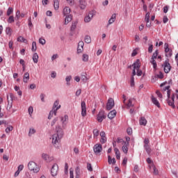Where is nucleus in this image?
I'll list each match as a JSON object with an SVG mask.
<instances>
[{"label": "nucleus", "instance_id": "obj_1", "mask_svg": "<svg viewBox=\"0 0 178 178\" xmlns=\"http://www.w3.org/2000/svg\"><path fill=\"white\" fill-rule=\"evenodd\" d=\"M56 131L53 136H51V142L55 148H59L60 144V140L63 137V130L59 127H56Z\"/></svg>", "mask_w": 178, "mask_h": 178}, {"label": "nucleus", "instance_id": "obj_2", "mask_svg": "<svg viewBox=\"0 0 178 178\" xmlns=\"http://www.w3.org/2000/svg\"><path fill=\"white\" fill-rule=\"evenodd\" d=\"M58 109H60V104H59V100H56L53 105L52 110L49 112L48 119H52V118H54V116H56V112Z\"/></svg>", "mask_w": 178, "mask_h": 178}, {"label": "nucleus", "instance_id": "obj_3", "mask_svg": "<svg viewBox=\"0 0 178 178\" xmlns=\"http://www.w3.org/2000/svg\"><path fill=\"white\" fill-rule=\"evenodd\" d=\"M28 169L33 173H38L40 172V166L34 161H30L28 163Z\"/></svg>", "mask_w": 178, "mask_h": 178}, {"label": "nucleus", "instance_id": "obj_4", "mask_svg": "<svg viewBox=\"0 0 178 178\" xmlns=\"http://www.w3.org/2000/svg\"><path fill=\"white\" fill-rule=\"evenodd\" d=\"M132 66L136 70L137 76H143V71L140 70L141 65L139 59H137L136 61L132 65Z\"/></svg>", "mask_w": 178, "mask_h": 178}, {"label": "nucleus", "instance_id": "obj_5", "mask_svg": "<svg viewBox=\"0 0 178 178\" xmlns=\"http://www.w3.org/2000/svg\"><path fill=\"white\" fill-rule=\"evenodd\" d=\"M58 172H59V166L58 165V164L54 163L52 165L50 171L52 177H56V176H58Z\"/></svg>", "mask_w": 178, "mask_h": 178}, {"label": "nucleus", "instance_id": "obj_6", "mask_svg": "<svg viewBox=\"0 0 178 178\" xmlns=\"http://www.w3.org/2000/svg\"><path fill=\"white\" fill-rule=\"evenodd\" d=\"M164 49L165 53V56L168 58H170L172 55H173V51H172V49L169 48V44L165 43L164 44Z\"/></svg>", "mask_w": 178, "mask_h": 178}, {"label": "nucleus", "instance_id": "obj_7", "mask_svg": "<svg viewBox=\"0 0 178 178\" xmlns=\"http://www.w3.org/2000/svg\"><path fill=\"white\" fill-rule=\"evenodd\" d=\"M93 151L95 155H101V152H102V144H96L94 145Z\"/></svg>", "mask_w": 178, "mask_h": 178}, {"label": "nucleus", "instance_id": "obj_8", "mask_svg": "<svg viewBox=\"0 0 178 178\" xmlns=\"http://www.w3.org/2000/svg\"><path fill=\"white\" fill-rule=\"evenodd\" d=\"M167 104L169 105V106H171L172 109L176 108V106L175 105V94H172L171 97H168L167 99Z\"/></svg>", "mask_w": 178, "mask_h": 178}, {"label": "nucleus", "instance_id": "obj_9", "mask_svg": "<svg viewBox=\"0 0 178 178\" xmlns=\"http://www.w3.org/2000/svg\"><path fill=\"white\" fill-rule=\"evenodd\" d=\"M162 66L164 69L165 73H169V72H170V69H172V67L170 66V63H169V60H166L163 63Z\"/></svg>", "mask_w": 178, "mask_h": 178}, {"label": "nucleus", "instance_id": "obj_10", "mask_svg": "<svg viewBox=\"0 0 178 178\" xmlns=\"http://www.w3.org/2000/svg\"><path fill=\"white\" fill-rule=\"evenodd\" d=\"M106 118V115H105V111H100L97 115V122L99 123H102L104 119Z\"/></svg>", "mask_w": 178, "mask_h": 178}, {"label": "nucleus", "instance_id": "obj_11", "mask_svg": "<svg viewBox=\"0 0 178 178\" xmlns=\"http://www.w3.org/2000/svg\"><path fill=\"white\" fill-rule=\"evenodd\" d=\"M81 116H83V118H86V116H87V108L86 107V102H81Z\"/></svg>", "mask_w": 178, "mask_h": 178}, {"label": "nucleus", "instance_id": "obj_12", "mask_svg": "<svg viewBox=\"0 0 178 178\" xmlns=\"http://www.w3.org/2000/svg\"><path fill=\"white\" fill-rule=\"evenodd\" d=\"M115 106V102L113 101V99L110 98L108 100L107 104H106V109L107 111H111Z\"/></svg>", "mask_w": 178, "mask_h": 178}, {"label": "nucleus", "instance_id": "obj_13", "mask_svg": "<svg viewBox=\"0 0 178 178\" xmlns=\"http://www.w3.org/2000/svg\"><path fill=\"white\" fill-rule=\"evenodd\" d=\"M94 17V13L92 11L90 12L84 18L85 23H90L92 18Z\"/></svg>", "mask_w": 178, "mask_h": 178}, {"label": "nucleus", "instance_id": "obj_14", "mask_svg": "<svg viewBox=\"0 0 178 178\" xmlns=\"http://www.w3.org/2000/svg\"><path fill=\"white\" fill-rule=\"evenodd\" d=\"M84 51V42L80 41L78 43V48H77V52L78 54H81Z\"/></svg>", "mask_w": 178, "mask_h": 178}, {"label": "nucleus", "instance_id": "obj_15", "mask_svg": "<svg viewBox=\"0 0 178 178\" xmlns=\"http://www.w3.org/2000/svg\"><path fill=\"white\" fill-rule=\"evenodd\" d=\"M100 143L102 144H105V143H106V134H105V131L100 132Z\"/></svg>", "mask_w": 178, "mask_h": 178}, {"label": "nucleus", "instance_id": "obj_16", "mask_svg": "<svg viewBox=\"0 0 178 178\" xmlns=\"http://www.w3.org/2000/svg\"><path fill=\"white\" fill-rule=\"evenodd\" d=\"M123 146H122V151L124 152V154H127V152H129V147L130 145V143H123Z\"/></svg>", "mask_w": 178, "mask_h": 178}, {"label": "nucleus", "instance_id": "obj_17", "mask_svg": "<svg viewBox=\"0 0 178 178\" xmlns=\"http://www.w3.org/2000/svg\"><path fill=\"white\" fill-rule=\"evenodd\" d=\"M152 102L156 105V106H157V108H161V104H159V102L158 101V99H156V97H154V96L152 97Z\"/></svg>", "mask_w": 178, "mask_h": 178}, {"label": "nucleus", "instance_id": "obj_18", "mask_svg": "<svg viewBox=\"0 0 178 178\" xmlns=\"http://www.w3.org/2000/svg\"><path fill=\"white\" fill-rule=\"evenodd\" d=\"M116 110H113L110 112V113L108 114V119H113V118H115L116 116Z\"/></svg>", "mask_w": 178, "mask_h": 178}, {"label": "nucleus", "instance_id": "obj_19", "mask_svg": "<svg viewBox=\"0 0 178 178\" xmlns=\"http://www.w3.org/2000/svg\"><path fill=\"white\" fill-rule=\"evenodd\" d=\"M70 8L69 7H65L63 10V13L64 15V16H69V15H70Z\"/></svg>", "mask_w": 178, "mask_h": 178}, {"label": "nucleus", "instance_id": "obj_20", "mask_svg": "<svg viewBox=\"0 0 178 178\" xmlns=\"http://www.w3.org/2000/svg\"><path fill=\"white\" fill-rule=\"evenodd\" d=\"M79 6L81 9H84L87 7V2H86V0H79Z\"/></svg>", "mask_w": 178, "mask_h": 178}, {"label": "nucleus", "instance_id": "obj_21", "mask_svg": "<svg viewBox=\"0 0 178 178\" xmlns=\"http://www.w3.org/2000/svg\"><path fill=\"white\" fill-rule=\"evenodd\" d=\"M29 80H30V74H29V72H26L24 74L23 81L24 83H28Z\"/></svg>", "mask_w": 178, "mask_h": 178}, {"label": "nucleus", "instance_id": "obj_22", "mask_svg": "<svg viewBox=\"0 0 178 178\" xmlns=\"http://www.w3.org/2000/svg\"><path fill=\"white\" fill-rule=\"evenodd\" d=\"M139 123L140 126H146L147 125V120L144 117H141Z\"/></svg>", "mask_w": 178, "mask_h": 178}, {"label": "nucleus", "instance_id": "obj_23", "mask_svg": "<svg viewBox=\"0 0 178 178\" xmlns=\"http://www.w3.org/2000/svg\"><path fill=\"white\" fill-rule=\"evenodd\" d=\"M116 20V14H113L110 19L108 20V24H113Z\"/></svg>", "mask_w": 178, "mask_h": 178}, {"label": "nucleus", "instance_id": "obj_24", "mask_svg": "<svg viewBox=\"0 0 178 178\" xmlns=\"http://www.w3.org/2000/svg\"><path fill=\"white\" fill-rule=\"evenodd\" d=\"M72 17H73L72 16V15H67L65 19V24H67L68 23H70V22H72Z\"/></svg>", "mask_w": 178, "mask_h": 178}, {"label": "nucleus", "instance_id": "obj_25", "mask_svg": "<svg viewBox=\"0 0 178 178\" xmlns=\"http://www.w3.org/2000/svg\"><path fill=\"white\" fill-rule=\"evenodd\" d=\"M54 1V8L55 10H58L59 9V0H53Z\"/></svg>", "mask_w": 178, "mask_h": 178}, {"label": "nucleus", "instance_id": "obj_26", "mask_svg": "<svg viewBox=\"0 0 178 178\" xmlns=\"http://www.w3.org/2000/svg\"><path fill=\"white\" fill-rule=\"evenodd\" d=\"M170 86H165L163 90L164 91H167V96H168V98H170Z\"/></svg>", "mask_w": 178, "mask_h": 178}, {"label": "nucleus", "instance_id": "obj_27", "mask_svg": "<svg viewBox=\"0 0 178 178\" xmlns=\"http://www.w3.org/2000/svg\"><path fill=\"white\" fill-rule=\"evenodd\" d=\"M75 173H76L75 178H80V175H81L80 167L77 166L75 168Z\"/></svg>", "mask_w": 178, "mask_h": 178}, {"label": "nucleus", "instance_id": "obj_28", "mask_svg": "<svg viewBox=\"0 0 178 178\" xmlns=\"http://www.w3.org/2000/svg\"><path fill=\"white\" fill-rule=\"evenodd\" d=\"M108 162L109 165H111V163H116V159L115 158L112 159L111 156H108Z\"/></svg>", "mask_w": 178, "mask_h": 178}, {"label": "nucleus", "instance_id": "obj_29", "mask_svg": "<svg viewBox=\"0 0 178 178\" xmlns=\"http://www.w3.org/2000/svg\"><path fill=\"white\" fill-rule=\"evenodd\" d=\"M33 60L34 63H38V54L37 53L33 54Z\"/></svg>", "mask_w": 178, "mask_h": 178}, {"label": "nucleus", "instance_id": "obj_30", "mask_svg": "<svg viewBox=\"0 0 178 178\" xmlns=\"http://www.w3.org/2000/svg\"><path fill=\"white\" fill-rule=\"evenodd\" d=\"M42 158H43V159H44V161H47V162H49V161H51V158H49V156L47 154H42Z\"/></svg>", "mask_w": 178, "mask_h": 178}, {"label": "nucleus", "instance_id": "obj_31", "mask_svg": "<svg viewBox=\"0 0 178 178\" xmlns=\"http://www.w3.org/2000/svg\"><path fill=\"white\" fill-rule=\"evenodd\" d=\"M150 63H152V65H153L154 69H156L157 65L155 58H151Z\"/></svg>", "mask_w": 178, "mask_h": 178}, {"label": "nucleus", "instance_id": "obj_32", "mask_svg": "<svg viewBox=\"0 0 178 178\" xmlns=\"http://www.w3.org/2000/svg\"><path fill=\"white\" fill-rule=\"evenodd\" d=\"M31 51L33 52H35V51H37V42H33Z\"/></svg>", "mask_w": 178, "mask_h": 178}, {"label": "nucleus", "instance_id": "obj_33", "mask_svg": "<svg viewBox=\"0 0 178 178\" xmlns=\"http://www.w3.org/2000/svg\"><path fill=\"white\" fill-rule=\"evenodd\" d=\"M99 136V131L98 129L93 130V137L94 138H97Z\"/></svg>", "mask_w": 178, "mask_h": 178}, {"label": "nucleus", "instance_id": "obj_34", "mask_svg": "<svg viewBox=\"0 0 178 178\" xmlns=\"http://www.w3.org/2000/svg\"><path fill=\"white\" fill-rule=\"evenodd\" d=\"M126 105H127V108H131V106H134L133 99H129L128 100V103Z\"/></svg>", "mask_w": 178, "mask_h": 178}, {"label": "nucleus", "instance_id": "obj_35", "mask_svg": "<svg viewBox=\"0 0 178 178\" xmlns=\"http://www.w3.org/2000/svg\"><path fill=\"white\" fill-rule=\"evenodd\" d=\"M158 55H159V51L158 50H156L155 52L153 53L152 58L156 59V58H158Z\"/></svg>", "mask_w": 178, "mask_h": 178}, {"label": "nucleus", "instance_id": "obj_36", "mask_svg": "<svg viewBox=\"0 0 178 178\" xmlns=\"http://www.w3.org/2000/svg\"><path fill=\"white\" fill-rule=\"evenodd\" d=\"M13 130V126H8V127L6 129L5 131H6V133H7V134H9V133H10V131H12Z\"/></svg>", "mask_w": 178, "mask_h": 178}, {"label": "nucleus", "instance_id": "obj_37", "mask_svg": "<svg viewBox=\"0 0 178 178\" xmlns=\"http://www.w3.org/2000/svg\"><path fill=\"white\" fill-rule=\"evenodd\" d=\"M7 22L10 24L13 23L15 22V17H13V15L10 16Z\"/></svg>", "mask_w": 178, "mask_h": 178}, {"label": "nucleus", "instance_id": "obj_38", "mask_svg": "<svg viewBox=\"0 0 178 178\" xmlns=\"http://www.w3.org/2000/svg\"><path fill=\"white\" fill-rule=\"evenodd\" d=\"M76 27H77V22H74L72 23V24L71 26L72 31H74V30H76Z\"/></svg>", "mask_w": 178, "mask_h": 178}, {"label": "nucleus", "instance_id": "obj_39", "mask_svg": "<svg viewBox=\"0 0 178 178\" xmlns=\"http://www.w3.org/2000/svg\"><path fill=\"white\" fill-rule=\"evenodd\" d=\"M85 42H86V44H90L91 42V37L86 35L85 37Z\"/></svg>", "mask_w": 178, "mask_h": 178}, {"label": "nucleus", "instance_id": "obj_40", "mask_svg": "<svg viewBox=\"0 0 178 178\" xmlns=\"http://www.w3.org/2000/svg\"><path fill=\"white\" fill-rule=\"evenodd\" d=\"M13 13V8L9 7L8 10H7V16H10Z\"/></svg>", "mask_w": 178, "mask_h": 178}, {"label": "nucleus", "instance_id": "obj_41", "mask_svg": "<svg viewBox=\"0 0 178 178\" xmlns=\"http://www.w3.org/2000/svg\"><path fill=\"white\" fill-rule=\"evenodd\" d=\"M149 15H150L149 13H147L145 15V22H146V23H149Z\"/></svg>", "mask_w": 178, "mask_h": 178}, {"label": "nucleus", "instance_id": "obj_42", "mask_svg": "<svg viewBox=\"0 0 178 178\" xmlns=\"http://www.w3.org/2000/svg\"><path fill=\"white\" fill-rule=\"evenodd\" d=\"M6 34H8V35H12V29H10V27H8L6 29Z\"/></svg>", "mask_w": 178, "mask_h": 178}, {"label": "nucleus", "instance_id": "obj_43", "mask_svg": "<svg viewBox=\"0 0 178 178\" xmlns=\"http://www.w3.org/2000/svg\"><path fill=\"white\" fill-rule=\"evenodd\" d=\"M68 119H69V117L65 115L64 117H61V122L63 123H65V122H67Z\"/></svg>", "mask_w": 178, "mask_h": 178}, {"label": "nucleus", "instance_id": "obj_44", "mask_svg": "<svg viewBox=\"0 0 178 178\" xmlns=\"http://www.w3.org/2000/svg\"><path fill=\"white\" fill-rule=\"evenodd\" d=\"M70 178H74V172L73 168L70 169Z\"/></svg>", "mask_w": 178, "mask_h": 178}, {"label": "nucleus", "instance_id": "obj_45", "mask_svg": "<svg viewBox=\"0 0 178 178\" xmlns=\"http://www.w3.org/2000/svg\"><path fill=\"white\" fill-rule=\"evenodd\" d=\"M35 129H30L29 132V136H33V134H35Z\"/></svg>", "mask_w": 178, "mask_h": 178}, {"label": "nucleus", "instance_id": "obj_46", "mask_svg": "<svg viewBox=\"0 0 178 178\" xmlns=\"http://www.w3.org/2000/svg\"><path fill=\"white\" fill-rule=\"evenodd\" d=\"M47 41L44 38H40L39 39V43L41 44L42 45H45V43Z\"/></svg>", "mask_w": 178, "mask_h": 178}, {"label": "nucleus", "instance_id": "obj_47", "mask_svg": "<svg viewBox=\"0 0 178 178\" xmlns=\"http://www.w3.org/2000/svg\"><path fill=\"white\" fill-rule=\"evenodd\" d=\"M82 59H83V62H88V55L83 54Z\"/></svg>", "mask_w": 178, "mask_h": 178}, {"label": "nucleus", "instance_id": "obj_48", "mask_svg": "<svg viewBox=\"0 0 178 178\" xmlns=\"http://www.w3.org/2000/svg\"><path fill=\"white\" fill-rule=\"evenodd\" d=\"M116 143H118V144H124V141L121 138H118Z\"/></svg>", "mask_w": 178, "mask_h": 178}, {"label": "nucleus", "instance_id": "obj_49", "mask_svg": "<svg viewBox=\"0 0 178 178\" xmlns=\"http://www.w3.org/2000/svg\"><path fill=\"white\" fill-rule=\"evenodd\" d=\"M70 80H72V76H68L66 77L65 81H67V86H70V83H69Z\"/></svg>", "mask_w": 178, "mask_h": 178}, {"label": "nucleus", "instance_id": "obj_50", "mask_svg": "<svg viewBox=\"0 0 178 178\" xmlns=\"http://www.w3.org/2000/svg\"><path fill=\"white\" fill-rule=\"evenodd\" d=\"M152 168L154 170V175H158L159 173L158 169H156V168L155 167V165H154V164L152 165Z\"/></svg>", "mask_w": 178, "mask_h": 178}, {"label": "nucleus", "instance_id": "obj_51", "mask_svg": "<svg viewBox=\"0 0 178 178\" xmlns=\"http://www.w3.org/2000/svg\"><path fill=\"white\" fill-rule=\"evenodd\" d=\"M28 111H29V114L30 115V116H31V115H33V112H34V109L33 108V106H30Z\"/></svg>", "mask_w": 178, "mask_h": 178}, {"label": "nucleus", "instance_id": "obj_52", "mask_svg": "<svg viewBox=\"0 0 178 178\" xmlns=\"http://www.w3.org/2000/svg\"><path fill=\"white\" fill-rule=\"evenodd\" d=\"M145 147V149H146L147 152L148 154H150L151 153V148L149 147V145H144Z\"/></svg>", "mask_w": 178, "mask_h": 178}, {"label": "nucleus", "instance_id": "obj_53", "mask_svg": "<svg viewBox=\"0 0 178 178\" xmlns=\"http://www.w3.org/2000/svg\"><path fill=\"white\" fill-rule=\"evenodd\" d=\"M154 49V45L150 44L148 48L149 54H152V50Z\"/></svg>", "mask_w": 178, "mask_h": 178}, {"label": "nucleus", "instance_id": "obj_54", "mask_svg": "<svg viewBox=\"0 0 178 178\" xmlns=\"http://www.w3.org/2000/svg\"><path fill=\"white\" fill-rule=\"evenodd\" d=\"M127 133L129 136H131V134H133V129L131 128H128L127 129Z\"/></svg>", "mask_w": 178, "mask_h": 178}, {"label": "nucleus", "instance_id": "obj_55", "mask_svg": "<svg viewBox=\"0 0 178 178\" xmlns=\"http://www.w3.org/2000/svg\"><path fill=\"white\" fill-rule=\"evenodd\" d=\"M17 41L19 42H23V41H24V38L23 36H19L17 38Z\"/></svg>", "mask_w": 178, "mask_h": 178}, {"label": "nucleus", "instance_id": "obj_56", "mask_svg": "<svg viewBox=\"0 0 178 178\" xmlns=\"http://www.w3.org/2000/svg\"><path fill=\"white\" fill-rule=\"evenodd\" d=\"M58 122V118H54L51 122V126H55V124Z\"/></svg>", "mask_w": 178, "mask_h": 178}, {"label": "nucleus", "instance_id": "obj_57", "mask_svg": "<svg viewBox=\"0 0 178 178\" xmlns=\"http://www.w3.org/2000/svg\"><path fill=\"white\" fill-rule=\"evenodd\" d=\"M8 47L10 49L13 50V41L10 40L8 43Z\"/></svg>", "mask_w": 178, "mask_h": 178}, {"label": "nucleus", "instance_id": "obj_58", "mask_svg": "<svg viewBox=\"0 0 178 178\" xmlns=\"http://www.w3.org/2000/svg\"><path fill=\"white\" fill-rule=\"evenodd\" d=\"M23 169H24V165L21 164L18 166V170L17 171L18 172H22V170H23Z\"/></svg>", "mask_w": 178, "mask_h": 178}, {"label": "nucleus", "instance_id": "obj_59", "mask_svg": "<svg viewBox=\"0 0 178 178\" xmlns=\"http://www.w3.org/2000/svg\"><path fill=\"white\" fill-rule=\"evenodd\" d=\"M131 87H134V76L131 77Z\"/></svg>", "mask_w": 178, "mask_h": 178}, {"label": "nucleus", "instance_id": "obj_60", "mask_svg": "<svg viewBox=\"0 0 178 178\" xmlns=\"http://www.w3.org/2000/svg\"><path fill=\"white\" fill-rule=\"evenodd\" d=\"M20 15H22V13H20V10H17L16 12V18L17 19H19V18L20 17Z\"/></svg>", "mask_w": 178, "mask_h": 178}, {"label": "nucleus", "instance_id": "obj_61", "mask_svg": "<svg viewBox=\"0 0 178 178\" xmlns=\"http://www.w3.org/2000/svg\"><path fill=\"white\" fill-rule=\"evenodd\" d=\"M88 170H89L90 172H92V167L91 166V164L88 163Z\"/></svg>", "mask_w": 178, "mask_h": 178}, {"label": "nucleus", "instance_id": "obj_62", "mask_svg": "<svg viewBox=\"0 0 178 178\" xmlns=\"http://www.w3.org/2000/svg\"><path fill=\"white\" fill-rule=\"evenodd\" d=\"M81 89L76 90V97H79L81 95Z\"/></svg>", "mask_w": 178, "mask_h": 178}, {"label": "nucleus", "instance_id": "obj_63", "mask_svg": "<svg viewBox=\"0 0 178 178\" xmlns=\"http://www.w3.org/2000/svg\"><path fill=\"white\" fill-rule=\"evenodd\" d=\"M135 41L136 42H138L140 41V35H135Z\"/></svg>", "mask_w": 178, "mask_h": 178}, {"label": "nucleus", "instance_id": "obj_64", "mask_svg": "<svg viewBox=\"0 0 178 178\" xmlns=\"http://www.w3.org/2000/svg\"><path fill=\"white\" fill-rule=\"evenodd\" d=\"M134 172H135L136 173H137V172H138V165H136L134 168Z\"/></svg>", "mask_w": 178, "mask_h": 178}]
</instances>
